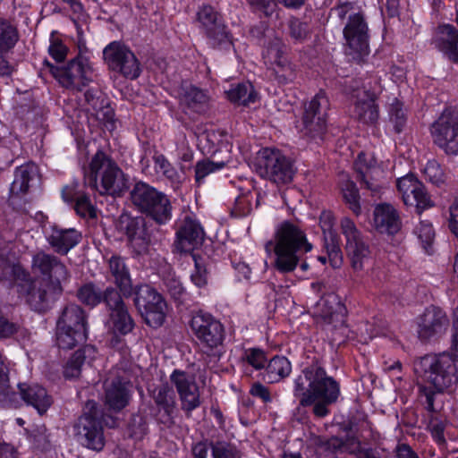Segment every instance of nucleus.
<instances>
[{
    "label": "nucleus",
    "instance_id": "44",
    "mask_svg": "<svg viewBox=\"0 0 458 458\" xmlns=\"http://www.w3.org/2000/svg\"><path fill=\"white\" fill-rule=\"evenodd\" d=\"M413 233L417 236L425 251L430 253L436 235L432 224L427 220L420 221L415 225Z\"/></svg>",
    "mask_w": 458,
    "mask_h": 458
},
{
    "label": "nucleus",
    "instance_id": "10",
    "mask_svg": "<svg viewBox=\"0 0 458 458\" xmlns=\"http://www.w3.org/2000/svg\"><path fill=\"white\" fill-rule=\"evenodd\" d=\"M47 64L55 78L66 89L81 91L92 81L93 71L89 60L84 56L79 55L61 68L48 63Z\"/></svg>",
    "mask_w": 458,
    "mask_h": 458
},
{
    "label": "nucleus",
    "instance_id": "3",
    "mask_svg": "<svg viewBox=\"0 0 458 458\" xmlns=\"http://www.w3.org/2000/svg\"><path fill=\"white\" fill-rule=\"evenodd\" d=\"M265 248L267 252L274 251L276 269L287 274L297 267L303 255L310 252L313 246L300 226L284 221L277 226L274 240L267 242Z\"/></svg>",
    "mask_w": 458,
    "mask_h": 458
},
{
    "label": "nucleus",
    "instance_id": "36",
    "mask_svg": "<svg viewBox=\"0 0 458 458\" xmlns=\"http://www.w3.org/2000/svg\"><path fill=\"white\" fill-rule=\"evenodd\" d=\"M56 327L87 333L86 316L83 310L77 304L67 305L57 320Z\"/></svg>",
    "mask_w": 458,
    "mask_h": 458
},
{
    "label": "nucleus",
    "instance_id": "15",
    "mask_svg": "<svg viewBox=\"0 0 458 458\" xmlns=\"http://www.w3.org/2000/svg\"><path fill=\"white\" fill-rule=\"evenodd\" d=\"M117 227L126 235L129 247L135 255H145L148 252L151 238L144 217L123 214L119 217Z\"/></svg>",
    "mask_w": 458,
    "mask_h": 458
},
{
    "label": "nucleus",
    "instance_id": "51",
    "mask_svg": "<svg viewBox=\"0 0 458 458\" xmlns=\"http://www.w3.org/2000/svg\"><path fill=\"white\" fill-rule=\"evenodd\" d=\"M341 233L346 240V244L354 243L363 239L361 233L355 223L349 217L344 216L340 221Z\"/></svg>",
    "mask_w": 458,
    "mask_h": 458
},
{
    "label": "nucleus",
    "instance_id": "43",
    "mask_svg": "<svg viewBox=\"0 0 458 458\" xmlns=\"http://www.w3.org/2000/svg\"><path fill=\"white\" fill-rule=\"evenodd\" d=\"M87 339V333L73 331L56 327V344L61 349H72L77 344L84 343Z\"/></svg>",
    "mask_w": 458,
    "mask_h": 458
},
{
    "label": "nucleus",
    "instance_id": "61",
    "mask_svg": "<svg viewBox=\"0 0 458 458\" xmlns=\"http://www.w3.org/2000/svg\"><path fill=\"white\" fill-rule=\"evenodd\" d=\"M191 282L201 288L208 284V272L206 267L195 259V267L191 275Z\"/></svg>",
    "mask_w": 458,
    "mask_h": 458
},
{
    "label": "nucleus",
    "instance_id": "48",
    "mask_svg": "<svg viewBox=\"0 0 458 458\" xmlns=\"http://www.w3.org/2000/svg\"><path fill=\"white\" fill-rule=\"evenodd\" d=\"M104 294L99 289L96 288L92 284H88L80 288L78 292V298L86 305L94 307L104 302Z\"/></svg>",
    "mask_w": 458,
    "mask_h": 458
},
{
    "label": "nucleus",
    "instance_id": "1",
    "mask_svg": "<svg viewBox=\"0 0 458 458\" xmlns=\"http://www.w3.org/2000/svg\"><path fill=\"white\" fill-rule=\"evenodd\" d=\"M293 396L301 407L313 406L312 412L324 418L330 412L329 406L340 395L339 384L318 362L305 367L293 380Z\"/></svg>",
    "mask_w": 458,
    "mask_h": 458
},
{
    "label": "nucleus",
    "instance_id": "35",
    "mask_svg": "<svg viewBox=\"0 0 458 458\" xmlns=\"http://www.w3.org/2000/svg\"><path fill=\"white\" fill-rule=\"evenodd\" d=\"M81 237V233L75 229L54 227L51 234L48 236V242L55 251L65 255L79 243Z\"/></svg>",
    "mask_w": 458,
    "mask_h": 458
},
{
    "label": "nucleus",
    "instance_id": "57",
    "mask_svg": "<svg viewBox=\"0 0 458 458\" xmlns=\"http://www.w3.org/2000/svg\"><path fill=\"white\" fill-rule=\"evenodd\" d=\"M446 352L456 361L458 360V308L454 311L450 346Z\"/></svg>",
    "mask_w": 458,
    "mask_h": 458
},
{
    "label": "nucleus",
    "instance_id": "13",
    "mask_svg": "<svg viewBox=\"0 0 458 458\" xmlns=\"http://www.w3.org/2000/svg\"><path fill=\"white\" fill-rule=\"evenodd\" d=\"M190 326L203 347L212 351L223 344L225 336V327L213 315L197 312L191 318Z\"/></svg>",
    "mask_w": 458,
    "mask_h": 458
},
{
    "label": "nucleus",
    "instance_id": "22",
    "mask_svg": "<svg viewBox=\"0 0 458 458\" xmlns=\"http://www.w3.org/2000/svg\"><path fill=\"white\" fill-rule=\"evenodd\" d=\"M449 326L445 312L431 306L418 318V335L421 340H429L444 334Z\"/></svg>",
    "mask_w": 458,
    "mask_h": 458
},
{
    "label": "nucleus",
    "instance_id": "18",
    "mask_svg": "<svg viewBox=\"0 0 458 458\" xmlns=\"http://www.w3.org/2000/svg\"><path fill=\"white\" fill-rule=\"evenodd\" d=\"M329 100L322 91L318 92L306 106L302 117L303 130L311 137L321 136L327 129Z\"/></svg>",
    "mask_w": 458,
    "mask_h": 458
},
{
    "label": "nucleus",
    "instance_id": "27",
    "mask_svg": "<svg viewBox=\"0 0 458 458\" xmlns=\"http://www.w3.org/2000/svg\"><path fill=\"white\" fill-rule=\"evenodd\" d=\"M284 48L285 47L282 40L275 38L267 43L262 53L266 64L276 65L278 68H274V71L278 74L282 81L292 80L293 74V70L284 56Z\"/></svg>",
    "mask_w": 458,
    "mask_h": 458
},
{
    "label": "nucleus",
    "instance_id": "26",
    "mask_svg": "<svg viewBox=\"0 0 458 458\" xmlns=\"http://www.w3.org/2000/svg\"><path fill=\"white\" fill-rule=\"evenodd\" d=\"M55 290H61L60 284H53L45 279L34 280L30 284L26 301L35 311L45 312L50 307Z\"/></svg>",
    "mask_w": 458,
    "mask_h": 458
},
{
    "label": "nucleus",
    "instance_id": "19",
    "mask_svg": "<svg viewBox=\"0 0 458 458\" xmlns=\"http://www.w3.org/2000/svg\"><path fill=\"white\" fill-rule=\"evenodd\" d=\"M396 187L406 206H415L418 211L430 208L434 201L427 192L425 186L413 174H407L396 181Z\"/></svg>",
    "mask_w": 458,
    "mask_h": 458
},
{
    "label": "nucleus",
    "instance_id": "58",
    "mask_svg": "<svg viewBox=\"0 0 458 458\" xmlns=\"http://www.w3.org/2000/svg\"><path fill=\"white\" fill-rule=\"evenodd\" d=\"M244 359L247 362L256 369L265 367L267 357L265 352L260 349H250L245 352Z\"/></svg>",
    "mask_w": 458,
    "mask_h": 458
},
{
    "label": "nucleus",
    "instance_id": "64",
    "mask_svg": "<svg viewBox=\"0 0 458 458\" xmlns=\"http://www.w3.org/2000/svg\"><path fill=\"white\" fill-rule=\"evenodd\" d=\"M449 228L458 237V201H455L449 208Z\"/></svg>",
    "mask_w": 458,
    "mask_h": 458
},
{
    "label": "nucleus",
    "instance_id": "50",
    "mask_svg": "<svg viewBox=\"0 0 458 458\" xmlns=\"http://www.w3.org/2000/svg\"><path fill=\"white\" fill-rule=\"evenodd\" d=\"M425 179L436 185H441L445 182L446 175L441 165L436 160H429L424 169Z\"/></svg>",
    "mask_w": 458,
    "mask_h": 458
},
{
    "label": "nucleus",
    "instance_id": "24",
    "mask_svg": "<svg viewBox=\"0 0 458 458\" xmlns=\"http://www.w3.org/2000/svg\"><path fill=\"white\" fill-rule=\"evenodd\" d=\"M32 268L47 276L44 279L53 284H61L70 276L69 271L64 263L56 257L43 251L33 256Z\"/></svg>",
    "mask_w": 458,
    "mask_h": 458
},
{
    "label": "nucleus",
    "instance_id": "16",
    "mask_svg": "<svg viewBox=\"0 0 458 458\" xmlns=\"http://www.w3.org/2000/svg\"><path fill=\"white\" fill-rule=\"evenodd\" d=\"M104 302L109 311L108 327L113 333H130L134 327V321L119 292L113 287H107L105 290Z\"/></svg>",
    "mask_w": 458,
    "mask_h": 458
},
{
    "label": "nucleus",
    "instance_id": "31",
    "mask_svg": "<svg viewBox=\"0 0 458 458\" xmlns=\"http://www.w3.org/2000/svg\"><path fill=\"white\" fill-rule=\"evenodd\" d=\"M152 398L159 410L164 411L161 422L171 426L174 423L173 414L176 404L174 389L167 384L161 385L153 390Z\"/></svg>",
    "mask_w": 458,
    "mask_h": 458
},
{
    "label": "nucleus",
    "instance_id": "38",
    "mask_svg": "<svg viewBox=\"0 0 458 458\" xmlns=\"http://www.w3.org/2000/svg\"><path fill=\"white\" fill-rule=\"evenodd\" d=\"M193 458H208V446L204 442H198L191 448ZM213 458H240L237 450L230 444L216 442L212 445Z\"/></svg>",
    "mask_w": 458,
    "mask_h": 458
},
{
    "label": "nucleus",
    "instance_id": "2",
    "mask_svg": "<svg viewBox=\"0 0 458 458\" xmlns=\"http://www.w3.org/2000/svg\"><path fill=\"white\" fill-rule=\"evenodd\" d=\"M455 361L447 352L428 354L414 361L420 391L426 397L429 411L434 410L435 394L444 392L458 382Z\"/></svg>",
    "mask_w": 458,
    "mask_h": 458
},
{
    "label": "nucleus",
    "instance_id": "23",
    "mask_svg": "<svg viewBox=\"0 0 458 458\" xmlns=\"http://www.w3.org/2000/svg\"><path fill=\"white\" fill-rule=\"evenodd\" d=\"M354 102L353 115L365 124H374L379 116L378 107L376 104L377 93L375 90L356 86L352 91Z\"/></svg>",
    "mask_w": 458,
    "mask_h": 458
},
{
    "label": "nucleus",
    "instance_id": "47",
    "mask_svg": "<svg viewBox=\"0 0 458 458\" xmlns=\"http://www.w3.org/2000/svg\"><path fill=\"white\" fill-rule=\"evenodd\" d=\"M389 119L397 133L403 131L407 122V112L403 105L396 98L390 105Z\"/></svg>",
    "mask_w": 458,
    "mask_h": 458
},
{
    "label": "nucleus",
    "instance_id": "60",
    "mask_svg": "<svg viewBox=\"0 0 458 458\" xmlns=\"http://www.w3.org/2000/svg\"><path fill=\"white\" fill-rule=\"evenodd\" d=\"M319 224L324 235L328 234L331 240L333 239L335 241V216L333 213L328 210L323 211L319 216ZM325 238L327 239V236H325Z\"/></svg>",
    "mask_w": 458,
    "mask_h": 458
},
{
    "label": "nucleus",
    "instance_id": "5",
    "mask_svg": "<svg viewBox=\"0 0 458 458\" xmlns=\"http://www.w3.org/2000/svg\"><path fill=\"white\" fill-rule=\"evenodd\" d=\"M335 12L344 24L343 34L345 53L353 59L369 53V27L364 13L352 2H344L335 7Z\"/></svg>",
    "mask_w": 458,
    "mask_h": 458
},
{
    "label": "nucleus",
    "instance_id": "49",
    "mask_svg": "<svg viewBox=\"0 0 458 458\" xmlns=\"http://www.w3.org/2000/svg\"><path fill=\"white\" fill-rule=\"evenodd\" d=\"M225 165V162L215 163L208 159L197 162L195 165V181L198 185L203 183L204 179L210 174L221 170Z\"/></svg>",
    "mask_w": 458,
    "mask_h": 458
},
{
    "label": "nucleus",
    "instance_id": "11",
    "mask_svg": "<svg viewBox=\"0 0 458 458\" xmlns=\"http://www.w3.org/2000/svg\"><path fill=\"white\" fill-rule=\"evenodd\" d=\"M135 305L148 326L158 327L165 322L167 310L166 302L162 295L150 285L145 284L138 288Z\"/></svg>",
    "mask_w": 458,
    "mask_h": 458
},
{
    "label": "nucleus",
    "instance_id": "46",
    "mask_svg": "<svg viewBox=\"0 0 458 458\" xmlns=\"http://www.w3.org/2000/svg\"><path fill=\"white\" fill-rule=\"evenodd\" d=\"M342 193L344 199L349 206V208L356 216L360 215L361 212V208L360 205V194L355 183L347 180L342 185Z\"/></svg>",
    "mask_w": 458,
    "mask_h": 458
},
{
    "label": "nucleus",
    "instance_id": "59",
    "mask_svg": "<svg viewBox=\"0 0 458 458\" xmlns=\"http://www.w3.org/2000/svg\"><path fill=\"white\" fill-rule=\"evenodd\" d=\"M67 47L58 38H52L48 53L56 62H63L67 55Z\"/></svg>",
    "mask_w": 458,
    "mask_h": 458
},
{
    "label": "nucleus",
    "instance_id": "21",
    "mask_svg": "<svg viewBox=\"0 0 458 458\" xmlns=\"http://www.w3.org/2000/svg\"><path fill=\"white\" fill-rule=\"evenodd\" d=\"M354 169L368 190L373 194L380 192L384 186L385 171L371 154L360 152L354 162Z\"/></svg>",
    "mask_w": 458,
    "mask_h": 458
},
{
    "label": "nucleus",
    "instance_id": "29",
    "mask_svg": "<svg viewBox=\"0 0 458 458\" xmlns=\"http://www.w3.org/2000/svg\"><path fill=\"white\" fill-rule=\"evenodd\" d=\"M131 384L121 378H115L106 383L105 402L114 411L123 409L131 398Z\"/></svg>",
    "mask_w": 458,
    "mask_h": 458
},
{
    "label": "nucleus",
    "instance_id": "52",
    "mask_svg": "<svg viewBox=\"0 0 458 458\" xmlns=\"http://www.w3.org/2000/svg\"><path fill=\"white\" fill-rule=\"evenodd\" d=\"M154 167L157 173L162 174L173 182H179V174L169 161L163 155L154 157Z\"/></svg>",
    "mask_w": 458,
    "mask_h": 458
},
{
    "label": "nucleus",
    "instance_id": "34",
    "mask_svg": "<svg viewBox=\"0 0 458 458\" xmlns=\"http://www.w3.org/2000/svg\"><path fill=\"white\" fill-rule=\"evenodd\" d=\"M19 389L24 402L33 406L40 414L46 412L52 404L51 396L47 394L44 387L38 385L20 384Z\"/></svg>",
    "mask_w": 458,
    "mask_h": 458
},
{
    "label": "nucleus",
    "instance_id": "30",
    "mask_svg": "<svg viewBox=\"0 0 458 458\" xmlns=\"http://www.w3.org/2000/svg\"><path fill=\"white\" fill-rule=\"evenodd\" d=\"M433 43L452 62L458 63V31L454 26H439Z\"/></svg>",
    "mask_w": 458,
    "mask_h": 458
},
{
    "label": "nucleus",
    "instance_id": "54",
    "mask_svg": "<svg viewBox=\"0 0 458 458\" xmlns=\"http://www.w3.org/2000/svg\"><path fill=\"white\" fill-rule=\"evenodd\" d=\"M74 209L76 213L83 218L96 217V208L86 194L76 197Z\"/></svg>",
    "mask_w": 458,
    "mask_h": 458
},
{
    "label": "nucleus",
    "instance_id": "41",
    "mask_svg": "<svg viewBox=\"0 0 458 458\" xmlns=\"http://www.w3.org/2000/svg\"><path fill=\"white\" fill-rule=\"evenodd\" d=\"M226 94L231 102L243 106L254 103L258 98L257 92L250 82H242L233 86Z\"/></svg>",
    "mask_w": 458,
    "mask_h": 458
},
{
    "label": "nucleus",
    "instance_id": "32",
    "mask_svg": "<svg viewBox=\"0 0 458 458\" xmlns=\"http://www.w3.org/2000/svg\"><path fill=\"white\" fill-rule=\"evenodd\" d=\"M109 272L114 279V284L119 288L123 296L128 297L132 293V284L130 271L124 259L114 255L108 260Z\"/></svg>",
    "mask_w": 458,
    "mask_h": 458
},
{
    "label": "nucleus",
    "instance_id": "9",
    "mask_svg": "<svg viewBox=\"0 0 458 458\" xmlns=\"http://www.w3.org/2000/svg\"><path fill=\"white\" fill-rule=\"evenodd\" d=\"M433 142L448 156H458V112L445 109L430 128Z\"/></svg>",
    "mask_w": 458,
    "mask_h": 458
},
{
    "label": "nucleus",
    "instance_id": "20",
    "mask_svg": "<svg viewBox=\"0 0 458 458\" xmlns=\"http://www.w3.org/2000/svg\"><path fill=\"white\" fill-rule=\"evenodd\" d=\"M197 20L213 47H218L223 44L227 47L232 45L221 16L212 6L203 5L199 8L197 13Z\"/></svg>",
    "mask_w": 458,
    "mask_h": 458
},
{
    "label": "nucleus",
    "instance_id": "63",
    "mask_svg": "<svg viewBox=\"0 0 458 458\" xmlns=\"http://www.w3.org/2000/svg\"><path fill=\"white\" fill-rule=\"evenodd\" d=\"M250 392L253 396L260 398L265 403L271 402V395L268 388L260 383L253 384Z\"/></svg>",
    "mask_w": 458,
    "mask_h": 458
},
{
    "label": "nucleus",
    "instance_id": "39",
    "mask_svg": "<svg viewBox=\"0 0 458 458\" xmlns=\"http://www.w3.org/2000/svg\"><path fill=\"white\" fill-rule=\"evenodd\" d=\"M345 248L352 267L356 271L362 270L365 265L371 259L370 248L364 239L354 243L346 244Z\"/></svg>",
    "mask_w": 458,
    "mask_h": 458
},
{
    "label": "nucleus",
    "instance_id": "40",
    "mask_svg": "<svg viewBox=\"0 0 458 458\" xmlns=\"http://www.w3.org/2000/svg\"><path fill=\"white\" fill-rule=\"evenodd\" d=\"M292 370L291 362L284 356H275L266 369V378L269 383H276L289 376Z\"/></svg>",
    "mask_w": 458,
    "mask_h": 458
},
{
    "label": "nucleus",
    "instance_id": "37",
    "mask_svg": "<svg viewBox=\"0 0 458 458\" xmlns=\"http://www.w3.org/2000/svg\"><path fill=\"white\" fill-rule=\"evenodd\" d=\"M96 349L92 345H85L76 351L67 361L64 369V376L67 379L77 378L81 375V367L85 361L95 359Z\"/></svg>",
    "mask_w": 458,
    "mask_h": 458
},
{
    "label": "nucleus",
    "instance_id": "7",
    "mask_svg": "<svg viewBox=\"0 0 458 458\" xmlns=\"http://www.w3.org/2000/svg\"><path fill=\"white\" fill-rule=\"evenodd\" d=\"M342 310L343 306L334 293L321 296L310 309L317 323L327 327V330L331 333V341L336 344L343 343L348 333Z\"/></svg>",
    "mask_w": 458,
    "mask_h": 458
},
{
    "label": "nucleus",
    "instance_id": "6",
    "mask_svg": "<svg viewBox=\"0 0 458 458\" xmlns=\"http://www.w3.org/2000/svg\"><path fill=\"white\" fill-rule=\"evenodd\" d=\"M131 203L142 213L149 216L157 224L168 222L172 216V207L167 196L144 182H136L131 192Z\"/></svg>",
    "mask_w": 458,
    "mask_h": 458
},
{
    "label": "nucleus",
    "instance_id": "53",
    "mask_svg": "<svg viewBox=\"0 0 458 458\" xmlns=\"http://www.w3.org/2000/svg\"><path fill=\"white\" fill-rule=\"evenodd\" d=\"M325 247L327 250V258L326 256H318V259L322 264H325L328 259L330 265L334 268L340 267L343 263V255L338 244L332 239L331 243H326Z\"/></svg>",
    "mask_w": 458,
    "mask_h": 458
},
{
    "label": "nucleus",
    "instance_id": "8",
    "mask_svg": "<svg viewBox=\"0 0 458 458\" xmlns=\"http://www.w3.org/2000/svg\"><path fill=\"white\" fill-rule=\"evenodd\" d=\"M256 168L258 174L276 184H286L295 174L291 160L279 149L265 148L258 152Z\"/></svg>",
    "mask_w": 458,
    "mask_h": 458
},
{
    "label": "nucleus",
    "instance_id": "25",
    "mask_svg": "<svg viewBox=\"0 0 458 458\" xmlns=\"http://www.w3.org/2000/svg\"><path fill=\"white\" fill-rule=\"evenodd\" d=\"M373 226L382 234L395 235L402 229L398 210L391 204H377L373 211Z\"/></svg>",
    "mask_w": 458,
    "mask_h": 458
},
{
    "label": "nucleus",
    "instance_id": "28",
    "mask_svg": "<svg viewBox=\"0 0 458 458\" xmlns=\"http://www.w3.org/2000/svg\"><path fill=\"white\" fill-rule=\"evenodd\" d=\"M176 235L178 248L182 251H190L201 244L204 238V231L197 220L186 216Z\"/></svg>",
    "mask_w": 458,
    "mask_h": 458
},
{
    "label": "nucleus",
    "instance_id": "56",
    "mask_svg": "<svg viewBox=\"0 0 458 458\" xmlns=\"http://www.w3.org/2000/svg\"><path fill=\"white\" fill-rule=\"evenodd\" d=\"M289 33L293 40L301 42L309 36V26L298 19H292L289 21Z\"/></svg>",
    "mask_w": 458,
    "mask_h": 458
},
{
    "label": "nucleus",
    "instance_id": "4",
    "mask_svg": "<svg viewBox=\"0 0 458 458\" xmlns=\"http://www.w3.org/2000/svg\"><path fill=\"white\" fill-rule=\"evenodd\" d=\"M84 182L101 195L122 196L128 188V179L116 162L102 150L91 158L84 173Z\"/></svg>",
    "mask_w": 458,
    "mask_h": 458
},
{
    "label": "nucleus",
    "instance_id": "62",
    "mask_svg": "<svg viewBox=\"0 0 458 458\" xmlns=\"http://www.w3.org/2000/svg\"><path fill=\"white\" fill-rule=\"evenodd\" d=\"M428 428L433 438L438 443L445 442V423L437 418H432L428 423Z\"/></svg>",
    "mask_w": 458,
    "mask_h": 458
},
{
    "label": "nucleus",
    "instance_id": "45",
    "mask_svg": "<svg viewBox=\"0 0 458 458\" xmlns=\"http://www.w3.org/2000/svg\"><path fill=\"white\" fill-rule=\"evenodd\" d=\"M18 39L17 29L7 20L0 18V49L11 50Z\"/></svg>",
    "mask_w": 458,
    "mask_h": 458
},
{
    "label": "nucleus",
    "instance_id": "42",
    "mask_svg": "<svg viewBox=\"0 0 458 458\" xmlns=\"http://www.w3.org/2000/svg\"><path fill=\"white\" fill-rule=\"evenodd\" d=\"M36 166L27 164L16 168L14 180L11 185L13 194L25 193L29 189V183L36 174Z\"/></svg>",
    "mask_w": 458,
    "mask_h": 458
},
{
    "label": "nucleus",
    "instance_id": "12",
    "mask_svg": "<svg viewBox=\"0 0 458 458\" xmlns=\"http://www.w3.org/2000/svg\"><path fill=\"white\" fill-rule=\"evenodd\" d=\"M103 55L112 71L131 80L140 76L141 72L140 62L126 46L117 41L111 42L104 48Z\"/></svg>",
    "mask_w": 458,
    "mask_h": 458
},
{
    "label": "nucleus",
    "instance_id": "55",
    "mask_svg": "<svg viewBox=\"0 0 458 458\" xmlns=\"http://www.w3.org/2000/svg\"><path fill=\"white\" fill-rule=\"evenodd\" d=\"M130 436L136 439H140L148 432V423L144 416L135 414L129 422Z\"/></svg>",
    "mask_w": 458,
    "mask_h": 458
},
{
    "label": "nucleus",
    "instance_id": "33",
    "mask_svg": "<svg viewBox=\"0 0 458 458\" xmlns=\"http://www.w3.org/2000/svg\"><path fill=\"white\" fill-rule=\"evenodd\" d=\"M180 104L186 108L200 113L208 106L209 97L208 93L191 84L182 85L179 93Z\"/></svg>",
    "mask_w": 458,
    "mask_h": 458
},
{
    "label": "nucleus",
    "instance_id": "17",
    "mask_svg": "<svg viewBox=\"0 0 458 458\" xmlns=\"http://www.w3.org/2000/svg\"><path fill=\"white\" fill-rule=\"evenodd\" d=\"M170 381L175 387L182 410L189 417L201 404L199 387L195 376L181 369H174L170 375Z\"/></svg>",
    "mask_w": 458,
    "mask_h": 458
},
{
    "label": "nucleus",
    "instance_id": "14",
    "mask_svg": "<svg viewBox=\"0 0 458 458\" xmlns=\"http://www.w3.org/2000/svg\"><path fill=\"white\" fill-rule=\"evenodd\" d=\"M85 410L75 425L76 434L88 448L99 451L104 447L105 442L102 427L98 420L99 412L97 403L94 401H89Z\"/></svg>",
    "mask_w": 458,
    "mask_h": 458
}]
</instances>
